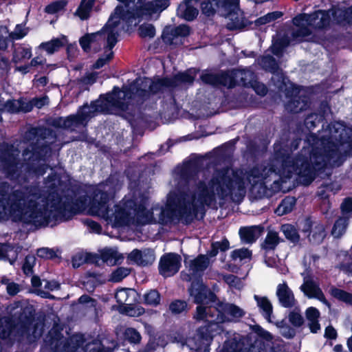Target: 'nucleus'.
Listing matches in <instances>:
<instances>
[{
    "instance_id": "f257e3e1",
    "label": "nucleus",
    "mask_w": 352,
    "mask_h": 352,
    "mask_svg": "<svg viewBox=\"0 0 352 352\" xmlns=\"http://www.w3.org/2000/svg\"><path fill=\"white\" fill-rule=\"evenodd\" d=\"M272 175H276L274 170L264 166L256 167L248 174L234 172L230 168L217 170L207 184L205 182H199L192 194L170 192L164 208L155 206L151 210L146 208L144 198L132 200L128 197L116 205L114 210H109L108 201L113 190L110 182H107L97 187L93 200L85 210L89 214L103 218L113 227L131 223H163L175 219H184L188 221L195 217L204 205H210L217 199H223L228 195L244 196L247 188H264L268 177Z\"/></svg>"
},
{
    "instance_id": "f03ea898",
    "label": "nucleus",
    "mask_w": 352,
    "mask_h": 352,
    "mask_svg": "<svg viewBox=\"0 0 352 352\" xmlns=\"http://www.w3.org/2000/svg\"><path fill=\"white\" fill-rule=\"evenodd\" d=\"M344 131L341 124H336L329 127L331 136L327 138L326 135L322 137L320 146H322L320 152L314 151L310 155V166L307 160L304 157H298L296 160H288L283 165L280 175L289 178L293 173L300 177V181L305 185H308L315 177V172L321 169L327 164L335 165L336 159L339 158L338 152V143Z\"/></svg>"
},
{
    "instance_id": "7ed1b4c3",
    "label": "nucleus",
    "mask_w": 352,
    "mask_h": 352,
    "mask_svg": "<svg viewBox=\"0 0 352 352\" xmlns=\"http://www.w3.org/2000/svg\"><path fill=\"white\" fill-rule=\"evenodd\" d=\"M190 294L194 298L195 302L201 304L197 307L194 318L197 320H204L209 323L207 328L199 329L201 338L207 343L212 339L214 332L220 331L219 323L234 321L241 318L245 314L241 308L233 304L221 303L217 307L204 306L203 305L214 302L215 295L202 282L192 283Z\"/></svg>"
},
{
    "instance_id": "20e7f679",
    "label": "nucleus",
    "mask_w": 352,
    "mask_h": 352,
    "mask_svg": "<svg viewBox=\"0 0 352 352\" xmlns=\"http://www.w3.org/2000/svg\"><path fill=\"white\" fill-rule=\"evenodd\" d=\"M25 200L21 192L8 195L0 191V220L11 218L13 221H23L36 226L47 225L52 219H56L58 206L51 204L50 210L46 208L45 201L29 200L28 206H25Z\"/></svg>"
},
{
    "instance_id": "39448f33",
    "label": "nucleus",
    "mask_w": 352,
    "mask_h": 352,
    "mask_svg": "<svg viewBox=\"0 0 352 352\" xmlns=\"http://www.w3.org/2000/svg\"><path fill=\"white\" fill-rule=\"evenodd\" d=\"M131 97L126 87H124L122 90L115 87L112 93L92 102L90 106H83L76 116L60 118L58 120H63V127L70 129L83 124L87 118L94 116L96 112L113 113L116 110L125 111Z\"/></svg>"
},
{
    "instance_id": "423d86ee",
    "label": "nucleus",
    "mask_w": 352,
    "mask_h": 352,
    "mask_svg": "<svg viewBox=\"0 0 352 352\" xmlns=\"http://www.w3.org/2000/svg\"><path fill=\"white\" fill-rule=\"evenodd\" d=\"M127 19H129V17L124 13L122 8L116 7L102 31L87 34L80 38V44L82 48L87 51L94 43H107L110 48L113 47L119 33L124 30V22Z\"/></svg>"
},
{
    "instance_id": "0eeeda50",
    "label": "nucleus",
    "mask_w": 352,
    "mask_h": 352,
    "mask_svg": "<svg viewBox=\"0 0 352 352\" xmlns=\"http://www.w3.org/2000/svg\"><path fill=\"white\" fill-rule=\"evenodd\" d=\"M195 77V71L190 69L186 72L178 74L173 80L165 78L152 81L149 78L138 79L129 89L133 90L136 88L137 90L133 94L134 99L137 100L139 99L146 100L150 98L151 94L162 90L164 87H176L179 83H191Z\"/></svg>"
},
{
    "instance_id": "6e6552de",
    "label": "nucleus",
    "mask_w": 352,
    "mask_h": 352,
    "mask_svg": "<svg viewBox=\"0 0 352 352\" xmlns=\"http://www.w3.org/2000/svg\"><path fill=\"white\" fill-rule=\"evenodd\" d=\"M239 3V0H208L201 3V10L208 16L219 12L230 21L227 25L229 29H238L247 24Z\"/></svg>"
},
{
    "instance_id": "1a4fd4ad",
    "label": "nucleus",
    "mask_w": 352,
    "mask_h": 352,
    "mask_svg": "<svg viewBox=\"0 0 352 352\" xmlns=\"http://www.w3.org/2000/svg\"><path fill=\"white\" fill-rule=\"evenodd\" d=\"M329 12L318 10L311 15L299 14L293 20L296 26L294 37L298 41L305 40V37L312 32L314 28H324L329 24Z\"/></svg>"
},
{
    "instance_id": "9d476101",
    "label": "nucleus",
    "mask_w": 352,
    "mask_h": 352,
    "mask_svg": "<svg viewBox=\"0 0 352 352\" xmlns=\"http://www.w3.org/2000/svg\"><path fill=\"white\" fill-rule=\"evenodd\" d=\"M168 6V0H155L149 1L139 9L135 14L129 12L126 5H124V6H121L120 7L124 10V13L125 14H129L126 16L129 17V19H127L124 22V28H125L126 25L127 28L129 25H131L133 24V19L136 18L151 17L153 14L162 12L167 8Z\"/></svg>"
},
{
    "instance_id": "9b49d317",
    "label": "nucleus",
    "mask_w": 352,
    "mask_h": 352,
    "mask_svg": "<svg viewBox=\"0 0 352 352\" xmlns=\"http://www.w3.org/2000/svg\"><path fill=\"white\" fill-rule=\"evenodd\" d=\"M283 85H277L280 89H283L287 91V96L293 98L291 101L287 104V109L294 113H298L300 111L305 109L307 103L305 100L300 99L303 96L302 91L304 92L300 88L295 87L290 82H285V79H283Z\"/></svg>"
},
{
    "instance_id": "f8f14e48",
    "label": "nucleus",
    "mask_w": 352,
    "mask_h": 352,
    "mask_svg": "<svg viewBox=\"0 0 352 352\" xmlns=\"http://www.w3.org/2000/svg\"><path fill=\"white\" fill-rule=\"evenodd\" d=\"M210 261L207 256L199 255L195 259H185V265L188 274L183 273L184 280L190 281L193 278L199 276L209 265Z\"/></svg>"
},
{
    "instance_id": "ddd939ff",
    "label": "nucleus",
    "mask_w": 352,
    "mask_h": 352,
    "mask_svg": "<svg viewBox=\"0 0 352 352\" xmlns=\"http://www.w3.org/2000/svg\"><path fill=\"white\" fill-rule=\"evenodd\" d=\"M181 266V257L177 254L168 253L161 257L159 264V271L164 277L175 274Z\"/></svg>"
},
{
    "instance_id": "4468645a",
    "label": "nucleus",
    "mask_w": 352,
    "mask_h": 352,
    "mask_svg": "<svg viewBox=\"0 0 352 352\" xmlns=\"http://www.w3.org/2000/svg\"><path fill=\"white\" fill-rule=\"evenodd\" d=\"M300 289L309 298H316L328 307H330V303L326 299L319 285L312 278L305 276L303 283L300 287Z\"/></svg>"
},
{
    "instance_id": "2eb2a0df",
    "label": "nucleus",
    "mask_w": 352,
    "mask_h": 352,
    "mask_svg": "<svg viewBox=\"0 0 352 352\" xmlns=\"http://www.w3.org/2000/svg\"><path fill=\"white\" fill-rule=\"evenodd\" d=\"M190 34L189 27L181 25L174 28H166L163 32V39L170 45H179L183 43L185 37Z\"/></svg>"
},
{
    "instance_id": "dca6fc26",
    "label": "nucleus",
    "mask_w": 352,
    "mask_h": 352,
    "mask_svg": "<svg viewBox=\"0 0 352 352\" xmlns=\"http://www.w3.org/2000/svg\"><path fill=\"white\" fill-rule=\"evenodd\" d=\"M232 74L234 76L235 79H238V82L236 84H242L243 85H250L254 91L261 96H264L267 93L266 87L258 82H251L252 73L249 70H238L233 72Z\"/></svg>"
},
{
    "instance_id": "f3484780",
    "label": "nucleus",
    "mask_w": 352,
    "mask_h": 352,
    "mask_svg": "<svg viewBox=\"0 0 352 352\" xmlns=\"http://www.w3.org/2000/svg\"><path fill=\"white\" fill-rule=\"evenodd\" d=\"M233 72H235V71H232L228 74L223 75L221 78H219L215 75L206 73L203 74L201 76V78L205 83L214 85L219 83L223 85L224 86L232 87L235 85V82L239 81L238 79H235L234 76L232 74Z\"/></svg>"
},
{
    "instance_id": "a211bd4d",
    "label": "nucleus",
    "mask_w": 352,
    "mask_h": 352,
    "mask_svg": "<svg viewBox=\"0 0 352 352\" xmlns=\"http://www.w3.org/2000/svg\"><path fill=\"white\" fill-rule=\"evenodd\" d=\"M128 258L130 261L142 266L152 264L155 259L154 252L151 250L142 251L134 250L129 254Z\"/></svg>"
},
{
    "instance_id": "6ab92c4d",
    "label": "nucleus",
    "mask_w": 352,
    "mask_h": 352,
    "mask_svg": "<svg viewBox=\"0 0 352 352\" xmlns=\"http://www.w3.org/2000/svg\"><path fill=\"white\" fill-rule=\"evenodd\" d=\"M276 296L281 305L285 307H290L295 304L294 295L285 282L278 285Z\"/></svg>"
},
{
    "instance_id": "aec40b11",
    "label": "nucleus",
    "mask_w": 352,
    "mask_h": 352,
    "mask_svg": "<svg viewBox=\"0 0 352 352\" xmlns=\"http://www.w3.org/2000/svg\"><path fill=\"white\" fill-rule=\"evenodd\" d=\"M198 0H184L177 8V15L186 20H193L198 14V10L195 7Z\"/></svg>"
},
{
    "instance_id": "412c9836",
    "label": "nucleus",
    "mask_w": 352,
    "mask_h": 352,
    "mask_svg": "<svg viewBox=\"0 0 352 352\" xmlns=\"http://www.w3.org/2000/svg\"><path fill=\"white\" fill-rule=\"evenodd\" d=\"M67 43V39L65 36H60L58 38L43 42L40 44L38 48L45 51L48 54H52Z\"/></svg>"
},
{
    "instance_id": "4be33fe9",
    "label": "nucleus",
    "mask_w": 352,
    "mask_h": 352,
    "mask_svg": "<svg viewBox=\"0 0 352 352\" xmlns=\"http://www.w3.org/2000/svg\"><path fill=\"white\" fill-rule=\"evenodd\" d=\"M100 256L102 261L109 265H114L123 260L122 255L116 248H105L100 250Z\"/></svg>"
},
{
    "instance_id": "5701e85b",
    "label": "nucleus",
    "mask_w": 352,
    "mask_h": 352,
    "mask_svg": "<svg viewBox=\"0 0 352 352\" xmlns=\"http://www.w3.org/2000/svg\"><path fill=\"white\" fill-rule=\"evenodd\" d=\"M136 293L135 290L128 288L118 289L115 298L120 305H130L135 300Z\"/></svg>"
},
{
    "instance_id": "b1692460",
    "label": "nucleus",
    "mask_w": 352,
    "mask_h": 352,
    "mask_svg": "<svg viewBox=\"0 0 352 352\" xmlns=\"http://www.w3.org/2000/svg\"><path fill=\"white\" fill-rule=\"evenodd\" d=\"M254 298L264 317L268 322H270V316L272 314V305L270 301L265 296L254 295Z\"/></svg>"
},
{
    "instance_id": "393cba45",
    "label": "nucleus",
    "mask_w": 352,
    "mask_h": 352,
    "mask_svg": "<svg viewBox=\"0 0 352 352\" xmlns=\"http://www.w3.org/2000/svg\"><path fill=\"white\" fill-rule=\"evenodd\" d=\"M306 316L309 322V329L312 333H316L320 329L318 319L320 316L319 311L313 307H309L306 311Z\"/></svg>"
},
{
    "instance_id": "a878e982",
    "label": "nucleus",
    "mask_w": 352,
    "mask_h": 352,
    "mask_svg": "<svg viewBox=\"0 0 352 352\" xmlns=\"http://www.w3.org/2000/svg\"><path fill=\"white\" fill-rule=\"evenodd\" d=\"M4 111L10 112V113H16L19 111L27 112L30 111V107L25 104L21 100H8L4 105Z\"/></svg>"
},
{
    "instance_id": "bb28decb",
    "label": "nucleus",
    "mask_w": 352,
    "mask_h": 352,
    "mask_svg": "<svg viewBox=\"0 0 352 352\" xmlns=\"http://www.w3.org/2000/svg\"><path fill=\"white\" fill-rule=\"evenodd\" d=\"M334 20L338 23H352V7L346 10L338 8L331 13Z\"/></svg>"
},
{
    "instance_id": "cd10ccee",
    "label": "nucleus",
    "mask_w": 352,
    "mask_h": 352,
    "mask_svg": "<svg viewBox=\"0 0 352 352\" xmlns=\"http://www.w3.org/2000/svg\"><path fill=\"white\" fill-rule=\"evenodd\" d=\"M258 229L257 227H247L241 228L239 234L242 241L245 243H252L258 237Z\"/></svg>"
},
{
    "instance_id": "c85d7f7f",
    "label": "nucleus",
    "mask_w": 352,
    "mask_h": 352,
    "mask_svg": "<svg viewBox=\"0 0 352 352\" xmlns=\"http://www.w3.org/2000/svg\"><path fill=\"white\" fill-rule=\"evenodd\" d=\"M329 292L333 298L352 305V294L333 286L330 287Z\"/></svg>"
},
{
    "instance_id": "c756f323",
    "label": "nucleus",
    "mask_w": 352,
    "mask_h": 352,
    "mask_svg": "<svg viewBox=\"0 0 352 352\" xmlns=\"http://www.w3.org/2000/svg\"><path fill=\"white\" fill-rule=\"evenodd\" d=\"M31 56L32 52L30 47L20 46L14 51L13 60L16 63H20L30 59Z\"/></svg>"
},
{
    "instance_id": "7c9ffc66",
    "label": "nucleus",
    "mask_w": 352,
    "mask_h": 352,
    "mask_svg": "<svg viewBox=\"0 0 352 352\" xmlns=\"http://www.w3.org/2000/svg\"><path fill=\"white\" fill-rule=\"evenodd\" d=\"M296 200L294 197H287L283 199L277 209L276 210V213L278 216L284 215L289 212H291L295 205Z\"/></svg>"
},
{
    "instance_id": "2f4dec72",
    "label": "nucleus",
    "mask_w": 352,
    "mask_h": 352,
    "mask_svg": "<svg viewBox=\"0 0 352 352\" xmlns=\"http://www.w3.org/2000/svg\"><path fill=\"white\" fill-rule=\"evenodd\" d=\"M348 225L347 219L345 218L338 219L332 229L331 234L335 238H340L346 231Z\"/></svg>"
},
{
    "instance_id": "473e14b6",
    "label": "nucleus",
    "mask_w": 352,
    "mask_h": 352,
    "mask_svg": "<svg viewBox=\"0 0 352 352\" xmlns=\"http://www.w3.org/2000/svg\"><path fill=\"white\" fill-rule=\"evenodd\" d=\"M281 231L283 232L285 237L293 243L298 242L299 240V235L295 227L290 224L283 225Z\"/></svg>"
},
{
    "instance_id": "72a5a7b5",
    "label": "nucleus",
    "mask_w": 352,
    "mask_h": 352,
    "mask_svg": "<svg viewBox=\"0 0 352 352\" xmlns=\"http://www.w3.org/2000/svg\"><path fill=\"white\" fill-rule=\"evenodd\" d=\"M280 239L276 232L270 231L265 240L264 248L265 249L273 250L278 244Z\"/></svg>"
},
{
    "instance_id": "f704fd0d",
    "label": "nucleus",
    "mask_w": 352,
    "mask_h": 352,
    "mask_svg": "<svg viewBox=\"0 0 352 352\" xmlns=\"http://www.w3.org/2000/svg\"><path fill=\"white\" fill-rule=\"evenodd\" d=\"M91 6V1L82 0L76 13L81 19H85L89 14Z\"/></svg>"
},
{
    "instance_id": "c9c22d12",
    "label": "nucleus",
    "mask_w": 352,
    "mask_h": 352,
    "mask_svg": "<svg viewBox=\"0 0 352 352\" xmlns=\"http://www.w3.org/2000/svg\"><path fill=\"white\" fill-rule=\"evenodd\" d=\"M32 286L35 288L37 295L43 298H49L48 292L43 289V280L41 281L38 276H32L31 278Z\"/></svg>"
},
{
    "instance_id": "e433bc0d",
    "label": "nucleus",
    "mask_w": 352,
    "mask_h": 352,
    "mask_svg": "<svg viewBox=\"0 0 352 352\" xmlns=\"http://www.w3.org/2000/svg\"><path fill=\"white\" fill-rule=\"evenodd\" d=\"M12 325L6 318L0 319V338L4 339L10 336L12 331Z\"/></svg>"
},
{
    "instance_id": "4c0bfd02",
    "label": "nucleus",
    "mask_w": 352,
    "mask_h": 352,
    "mask_svg": "<svg viewBox=\"0 0 352 352\" xmlns=\"http://www.w3.org/2000/svg\"><path fill=\"white\" fill-rule=\"evenodd\" d=\"M252 253L247 248H241L235 250L232 252L231 256L234 261H242L245 259H250L251 257Z\"/></svg>"
},
{
    "instance_id": "58836bf2",
    "label": "nucleus",
    "mask_w": 352,
    "mask_h": 352,
    "mask_svg": "<svg viewBox=\"0 0 352 352\" xmlns=\"http://www.w3.org/2000/svg\"><path fill=\"white\" fill-rule=\"evenodd\" d=\"M144 301L150 305H157L160 303V296L156 290H151L144 296Z\"/></svg>"
},
{
    "instance_id": "ea45409f",
    "label": "nucleus",
    "mask_w": 352,
    "mask_h": 352,
    "mask_svg": "<svg viewBox=\"0 0 352 352\" xmlns=\"http://www.w3.org/2000/svg\"><path fill=\"white\" fill-rule=\"evenodd\" d=\"M141 37L153 38L155 34V29L152 24L145 23L140 26L138 29Z\"/></svg>"
},
{
    "instance_id": "a19ab883",
    "label": "nucleus",
    "mask_w": 352,
    "mask_h": 352,
    "mask_svg": "<svg viewBox=\"0 0 352 352\" xmlns=\"http://www.w3.org/2000/svg\"><path fill=\"white\" fill-rule=\"evenodd\" d=\"M130 273V270L126 267H119L113 271L111 276V280L113 282H120Z\"/></svg>"
},
{
    "instance_id": "79ce46f5",
    "label": "nucleus",
    "mask_w": 352,
    "mask_h": 352,
    "mask_svg": "<svg viewBox=\"0 0 352 352\" xmlns=\"http://www.w3.org/2000/svg\"><path fill=\"white\" fill-rule=\"evenodd\" d=\"M67 2L64 0L57 1L48 5L45 8V12L49 14H55L61 11L66 6Z\"/></svg>"
},
{
    "instance_id": "37998d69",
    "label": "nucleus",
    "mask_w": 352,
    "mask_h": 352,
    "mask_svg": "<svg viewBox=\"0 0 352 352\" xmlns=\"http://www.w3.org/2000/svg\"><path fill=\"white\" fill-rule=\"evenodd\" d=\"M107 44V47L108 48L107 51L105 52V55L102 57H100L98 58V60L96 61V63L94 65V68L99 69L102 67H103L108 61H109L112 57H113V52L111 51V49L113 47H111Z\"/></svg>"
},
{
    "instance_id": "c03bdc74",
    "label": "nucleus",
    "mask_w": 352,
    "mask_h": 352,
    "mask_svg": "<svg viewBox=\"0 0 352 352\" xmlns=\"http://www.w3.org/2000/svg\"><path fill=\"white\" fill-rule=\"evenodd\" d=\"M10 38V33L6 26H0V49L5 50L8 46V38Z\"/></svg>"
},
{
    "instance_id": "a18cd8bd",
    "label": "nucleus",
    "mask_w": 352,
    "mask_h": 352,
    "mask_svg": "<svg viewBox=\"0 0 352 352\" xmlns=\"http://www.w3.org/2000/svg\"><path fill=\"white\" fill-rule=\"evenodd\" d=\"M169 308L173 313L180 314L186 311L187 308V304L185 301L177 300L171 302Z\"/></svg>"
},
{
    "instance_id": "49530a36",
    "label": "nucleus",
    "mask_w": 352,
    "mask_h": 352,
    "mask_svg": "<svg viewBox=\"0 0 352 352\" xmlns=\"http://www.w3.org/2000/svg\"><path fill=\"white\" fill-rule=\"evenodd\" d=\"M325 236L324 229L322 225H318L315 227V232L310 239L314 243L321 242Z\"/></svg>"
},
{
    "instance_id": "de8ad7c7",
    "label": "nucleus",
    "mask_w": 352,
    "mask_h": 352,
    "mask_svg": "<svg viewBox=\"0 0 352 352\" xmlns=\"http://www.w3.org/2000/svg\"><path fill=\"white\" fill-rule=\"evenodd\" d=\"M280 13L278 12L268 13L266 15L260 17L256 20V23L258 25H263L267 23H270L276 19H278L280 16Z\"/></svg>"
},
{
    "instance_id": "09e8293b",
    "label": "nucleus",
    "mask_w": 352,
    "mask_h": 352,
    "mask_svg": "<svg viewBox=\"0 0 352 352\" xmlns=\"http://www.w3.org/2000/svg\"><path fill=\"white\" fill-rule=\"evenodd\" d=\"M81 344L80 343V338L78 336H73L70 339L68 345L65 346L64 352H75Z\"/></svg>"
},
{
    "instance_id": "8fccbe9b",
    "label": "nucleus",
    "mask_w": 352,
    "mask_h": 352,
    "mask_svg": "<svg viewBox=\"0 0 352 352\" xmlns=\"http://www.w3.org/2000/svg\"><path fill=\"white\" fill-rule=\"evenodd\" d=\"M28 34V29L21 25H17L14 32L10 33L12 39H21Z\"/></svg>"
},
{
    "instance_id": "3c124183",
    "label": "nucleus",
    "mask_w": 352,
    "mask_h": 352,
    "mask_svg": "<svg viewBox=\"0 0 352 352\" xmlns=\"http://www.w3.org/2000/svg\"><path fill=\"white\" fill-rule=\"evenodd\" d=\"M261 64L266 69H269L272 72H274L276 69L275 60L271 56L263 57L261 60Z\"/></svg>"
},
{
    "instance_id": "603ef678",
    "label": "nucleus",
    "mask_w": 352,
    "mask_h": 352,
    "mask_svg": "<svg viewBox=\"0 0 352 352\" xmlns=\"http://www.w3.org/2000/svg\"><path fill=\"white\" fill-rule=\"evenodd\" d=\"M36 258L34 256H27L23 266V272L26 274L32 273V267L35 265Z\"/></svg>"
},
{
    "instance_id": "864d4df0",
    "label": "nucleus",
    "mask_w": 352,
    "mask_h": 352,
    "mask_svg": "<svg viewBox=\"0 0 352 352\" xmlns=\"http://www.w3.org/2000/svg\"><path fill=\"white\" fill-rule=\"evenodd\" d=\"M2 283L6 285V289L9 294L15 295L19 292V286L14 283L10 282L8 279L3 278Z\"/></svg>"
},
{
    "instance_id": "5fc2aeb1",
    "label": "nucleus",
    "mask_w": 352,
    "mask_h": 352,
    "mask_svg": "<svg viewBox=\"0 0 352 352\" xmlns=\"http://www.w3.org/2000/svg\"><path fill=\"white\" fill-rule=\"evenodd\" d=\"M225 281L230 286L240 289L242 287L241 280L236 276L229 274L224 277Z\"/></svg>"
},
{
    "instance_id": "6e6d98bb",
    "label": "nucleus",
    "mask_w": 352,
    "mask_h": 352,
    "mask_svg": "<svg viewBox=\"0 0 352 352\" xmlns=\"http://www.w3.org/2000/svg\"><path fill=\"white\" fill-rule=\"evenodd\" d=\"M126 338L131 342H138L140 340L139 333L134 329L129 328L125 331Z\"/></svg>"
},
{
    "instance_id": "4d7b16f0",
    "label": "nucleus",
    "mask_w": 352,
    "mask_h": 352,
    "mask_svg": "<svg viewBox=\"0 0 352 352\" xmlns=\"http://www.w3.org/2000/svg\"><path fill=\"white\" fill-rule=\"evenodd\" d=\"M44 284L43 285V289L48 292L49 298H52V296L50 294V291H54L58 289L60 287V285L56 281H48L43 280Z\"/></svg>"
},
{
    "instance_id": "13d9d810",
    "label": "nucleus",
    "mask_w": 352,
    "mask_h": 352,
    "mask_svg": "<svg viewBox=\"0 0 352 352\" xmlns=\"http://www.w3.org/2000/svg\"><path fill=\"white\" fill-rule=\"evenodd\" d=\"M144 312V309L141 306H130L126 309L127 315L131 317H138Z\"/></svg>"
},
{
    "instance_id": "bf43d9fd",
    "label": "nucleus",
    "mask_w": 352,
    "mask_h": 352,
    "mask_svg": "<svg viewBox=\"0 0 352 352\" xmlns=\"http://www.w3.org/2000/svg\"><path fill=\"white\" fill-rule=\"evenodd\" d=\"M87 260V257L85 254L78 253L74 255L72 258V266L74 268L79 267L80 265H82L84 263H85Z\"/></svg>"
},
{
    "instance_id": "052dcab7",
    "label": "nucleus",
    "mask_w": 352,
    "mask_h": 352,
    "mask_svg": "<svg viewBox=\"0 0 352 352\" xmlns=\"http://www.w3.org/2000/svg\"><path fill=\"white\" fill-rule=\"evenodd\" d=\"M37 256L43 258H52L55 256V252L47 248H43L37 251Z\"/></svg>"
},
{
    "instance_id": "680f3d73",
    "label": "nucleus",
    "mask_w": 352,
    "mask_h": 352,
    "mask_svg": "<svg viewBox=\"0 0 352 352\" xmlns=\"http://www.w3.org/2000/svg\"><path fill=\"white\" fill-rule=\"evenodd\" d=\"M341 209L344 215L350 216L352 214V199H346L342 204Z\"/></svg>"
},
{
    "instance_id": "e2e57ef3",
    "label": "nucleus",
    "mask_w": 352,
    "mask_h": 352,
    "mask_svg": "<svg viewBox=\"0 0 352 352\" xmlns=\"http://www.w3.org/2000/svg\"><path fill=\"white\" fill-rule=\"evenodd\" d=\"M289 319L294 326H300L303 322L302 316L296 311L292 312L289 315Z\"/></svg>"
},
{
    "instance_id": "0e129e2a",
    "label": "nucleus",
    "mask_w": 352,
    "mask_h": 352,
    "mask_svg": "<svg viewBox=\"0 0 352 352\" xmlns=\"http://www.w3.org/2000/svg\"><path fill=\"white\" fill-rule=\"evenodd\" d=\"M3 251L6 252V256L8 258L10 256L12 257V258L10 259V262L11 264H12L14 262V258L16 257V250H14L13 248H11L10 246H6L5 248H3ZM4 256H5L3 254V250H0V259H2Z\"/></svg>"
},
{
    "instance_id": "69168bd1",
    "label": "nucleus",
    "mask_w": 352,
    "mask_h": 352,
    "mask_svg": "<svg viewBox=\"0 0 352 352\" xmlns=\"http://www.w3.org/2000/svg\"><path fill=\"white\" fill-rule=\"evenodd\" d=\"M214 247L218 248L221 251H225L229 248V242L227 240H223L221 242L214 243Z\"/></svg>"
},
{
    "instance_id": "338daca9",
    "label": "nucleus",
    "mask_w": 352,
    "mask_h": 352,
    "mask_svg": "<svg viewBox=\"0 0 352 352\" xmlns=\"http://www.w3.org/2000/svg\"><path fill=\"white\" fill-rule=\"evenodd\" d=\"M336 331L332 327H327L325 329L324 336L325 337L330 338V339H334L336 337Z\"/></svg>"
},
{
    "instance_id": "774afa93",
    "label": "nucleus",
    "mask_w": 352,
    "mask_h": 352,
    "mask_svg": "<svg viewBox=\"0 0 352 352\" xmlns=\"http://www.w3.org/2000/svg\"><path fill=\"white\" fill-rule=\"evenodd\" d=\"M9 68V60L4 57H0V69L7 71Z\"/></svg>"
}]
</instances>
